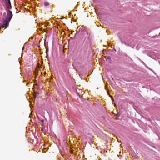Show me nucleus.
<instances>
[{
	"mask_svg": "<svg viewBox=\"0 0 160 160\" xmlns=\"http://www.w3.org/2000/svg\"><path fill=\"white\" fill-rule=\"evenodd\" d=\"M5 2L7 4V7L8 9H11L12 8L10 0H5Z\"/></svg>",
	"mask_w": 160,
	"mask_h": 160,
	"instance_id": "obj_1",
	"label": "nucleus"
},
{
	"mask_svg": "<svg viewBox=\"0 0 160 160\" xmlns=\"http://www.w3.org/2000/svg\"><path fill=\"white\" fill-rule=\"evenodd\" d=\"M44 5L45 6H48L49 5V3L47 2H44Z\"/></svg>",
	"mask_w": 160,
	"mask_h": 160,
	"instance_id": "obj_2",
	"label": "nucleus"
},
{
	"mask_svg": "<svg viewBox=\"0 0 160 160\" xmlns=\"http://www.w3.org/2000/svg\"><path fill=\"white\" fill-rule=\"evenodd\" d=\"M41 121L42 122H44V120H41Z\"/></svg>",
	"mask_w": 160,
	"mask_h": 160,
	"instance_id": "obj_3",
	"label": "nucleus"
},
{
	"mask_svg": "<svg viewBox=\"0 0 160 160\" xmlns=\"http://www.w3.org/2000/svg\"><path fill=\"white\" fill-rule=\"evenodd\" d=\"M88 41H89V39H88Z\"/></svg>",
	"mask_w": 160,
	"mask_h": 160,
	"instance_id": "obj_4",
	"label": "nucleus"
}]
</instances>
